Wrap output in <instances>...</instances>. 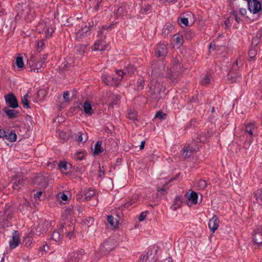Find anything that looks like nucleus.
I'll return each mask as SVG.
<instances>
[{"label": "nucleus", "instance_id": "16", "mask_svg": "<svg viewBox=\"0 0 262 262\" xmlns=\"http://www.w3.org/2000/svg\"><path fill=\"white\" fill-rule=\"evenodd\" d=\"M90 28L86 26L81 27L76 33L75 37L77 39L80 40L84 38L87 35V33L89 31Z\"/></svg>", "mask_w": 262, "mask_h": 262}, {"label": "nucleus", "instance_id": "62", "mask_svg": "<svg viewBox=\"0 0 262 262\" xmlns=\"http://www.w3.org/2000/svg\"><path fill=\"white\" fill-rule=\"evenodd\" d=\"M69 92L68 91H66L63 93V97L64 99L66 100H69Z\"/></svg>", "mask_w": 262, "mask_h": 262}, {"label": "nucleus", "instance_id": "33", "mask_svg": "<svg viewBox=\"0 0 262 262\" xmlns=\"http://www.w3.org/2000/svg\"><path fill=\"white\" fill-rule=\"evenodd\" d=\"M28 97V95L27 94H26L21 98V103L24 107L27 108L30 107Z\"/></svg>", "mask_w": 262, "mask_h": 262}, {"label": "nucleus", "instance_id": "25", "mask_svg": "<svg viewBox=\"0 0 262 262\" xmlns=\"http://www.w3.org/2000/svg\"><path fill=\"white\" fill-rule=\"evenodd\" d=\"M75 138H77L78 141L81 142H85L88 140V135L85 133L78 132L77 134L75 135Z\"/></svg>", "mask_w": 262, "mask_h": 262}, {"label": "nucleus", "instance_id": "2", "mask_svg": "<svg viewBox=\"0 0 262 262\" xmlns=\"http://www.w3.org/2000/svg\"><path fill=\"white\" fill-rule=\"evenodd\" d=\"M126 76L125 72L122 70H118L116 71V75H109L104 74L102 77L103 82L109 86H117L121 80Z\"/></svg>", "mask_w": 262, "mask_h": 262}, {"label": "nucleus", "instance_id": "14", "mask_svg": "<svg viewBox=\"0 0 262 262\" xmlns=\"http://www.w3.org/2000/svg\"><path fill=\"white\" fill-rule=\"evenodd\" d=\"M187 204L191 206L192 205H195L198 203V195L194 191H192L190 194H187Z\"/></svg>", "mask_w": 262, "mask_h": 262}, {"label": "nucleus", "instance_id": "38", "mask_svg": "<svg viewBox=\"0 0 262 262\" xmlns=\"http://www.w3.org/2000/svg\"><path fill=\"white\" fill-rule=\"evenodd\" d=\"M16 64L18 68H22L24 67V64L21 57L18 56L16 58Z\"/></svg>", "mask_w": 262, "mask_h": 262}, {"label": "nucleus", "instance_id": "63", "mask_svg": "<svg viewBox=\"0 0 262 262\" xmlns=\"http://www.w3.org/2000/svg\"><path fill=\"white\" fill-rule=\"evenodd\" d=\"M42 191H38L35 194H34V196L36 198H40V197L41 196V194H42Z\"/></svg>", "mask_w": 262, "mask_h": 262}, {"label": "nucleus", "instance_id": "30", "mask_svg": "<svg viewBox=\"0 0 262 262\" xmlns=\"http://www.w3.org/2000/svg\"><path fill=\"white\" fill-rule=\"evenodd\" d=\"M47 230V228L43 225H39L36 229V234L38 236H41L43 235Z\"/></svg>", "mask_w": 262, "mask_h": 262}, {"label": "nucleus", "instance_id": "1", "mask_svg": "<svg viewBox=\"0 0 262 262\" xmlns=\"http://www.w3.org/2000/svg\"><path fill=\"white\" fill-rule=\"evenodd\" d=\"M151 68V76L153 78L158 76L162 75L169 77L173 81L177 79V75L176 74L173 75L172 73L174 70L173 68L169 70L168 68L166 67L165 63L163 61H157L152 64Z\"/></svg>", "mask_w": 262, "mask_h": 262}, {"label": "nucleus", "instance_id": "48", "mask_svg": "<svg viewBox=\"0 0 262 262\" xmlns=\"http://www.w3.org/2000/svg\"><path fill=\"white\" fill-rule=\"evenodd\" d=\"M256 54H257V52H256V50L254 49H251L249 51V58H250L249 60H251V59H253V58H254L255 56H256Z\"/></svg>", "mask_w": 262, "mask_h": 262}, {"label": "nucleus", "instance_id": "54", "mask_svg": "<svg viewBox=\"0 0 262 262\" xmlns=\"http://www.w3.org/2000/svg\"><path fill=\"white\" fill-rule=\"evenodd\" d=\"M54 30L53 29H52V28H49L48 27L47 29V30L46 31V36H48V37H50L51 36Z\"/></svg>", "mask_w": 262, "mask_h": 262}, {"label": "nucleus", "instance_id": "37", "mask_svg": "<svg viewBox=\"0 0 262 262\" xmlns=\"http://www.w3.org/2000/svg\"><path fill=\"white\" fill-rule=\"evenodd\" d=\"M127 117L130 120H133V121H135V120H137V114H136V113L135 112L132 111L130 110L128 112Z\"/></svg>", "mask_w": 262, "mask_h": 262}, {"label": "nucleus", "instance_id": "31", "mask_svg": "<svg viewBox=\"0 0 262 262\" xmlns=\"http://www.w3.org/2000/svg\"><path fill=\"white\" fill-rule=\"evenodd\" d=\"M102 141H98L95 145L94 152L96 154L101 153L103 151V148L101 147Z\"/></svg>", "mask_w": 262, "mask_h": 262}, {"label": "nucleus", "instance_id": "64", "mask_svg": "<svg viewBox=\"0 0 262 262\" xmlns=\"http://www.w3.org/2000/svg\"><path fill=\"white\" fill-rule=\"evenodd\" d=\"M257 36L259 37H262V28H260L257 32Z\"/></svg>", "mask_w": 262, "mask_h": 262}, {"label": "nucleus", "instance_id": "41", "mask_svg": "<svg viewBox=\"0 0 262 262\" xmlns=\"http://www.w3.org/2000/svg\"><path fill=\"white\" fill-rule=\"evenodd\" d=\"M253 139L252 137H250L249 139H247L246 141L245 142L244 144V148L245 149H249L251 143L252 142Z\"/></svg>", "mask_w": 262, "mask_h": 262}, {"label": "nucleus", "instance_id": "47", "mask_svg": "<svg viewBox=\"0 0 262 262\" xmlns=\"http://www.w3.org/2000/svg\"><path fill=\"white\" fill-rule=\"evenodd\" d=\"M166 116V114L164 113L163 112L159 111L156 114L155 118H158L160 119H164Z\"/></svg>", "mask_w": 262, "mask_h": 262}, {"label": "nucleus", "instance_id": "49", "mask_svg": "<svg viewBox=\"0 0 262 262\" xmlns=\"http://www.w3.org/2000/svg\"><path fill=\"white\" fill-rule=\"evenodd\" d=\"M231 15L234 17L237 23H241L242 20L239 17H238L237 12L236 11H232L231 12Z\"/></svg>", "mask_w": 262, "mask_h": 262}, {"label": "nucleus", "instance_id": "22", "mask_svg": "<svg viewBox=\"0 0 262 262\" xmlns=\"http://www.w3.org/2000/svg\"><path fill=\"white\" fill-rule=\"evenodd\" d=\"M7 137L6 139L8 140L10 142H13L16 140L17 135L15 132V131L13 130H7Z\"/></svg>", "mask_w": 262, "mask_h": 262}, {"label": "nucleus", "instance_id": "40", "mask_svg": "<svg viewBox=\"0 0 262 262\" xmlns=\"http://www.w3.org/2000/svg\"><path fill=\"white\" fill-rule=\"evenodd\" d=\"M23 182L21 180H16L15 182H14L13 188L14 189H19L20 188L21 186H23Z\"/></svg>", "mask_w": 262, "mask_h": 262}, {"label": "nucleus", "instance_id": "55", "mask_svg": "<svg viewBox=\"0 0 262 262\" xmlns=\"http://www.w3.org/2000/svg\"><path fill=\"white\" fill-rule=\"evenodd\" d=\"M135 203V201L134 200H131L130 201H128L124 204V207L128 208L129 206L133 205Z\"/></svg>", "mask_w": 262, "mask_h": 262}, {"label": "nucleus", "instance_id": "26", "mask_svg": "<svg viewBox=\"0 0 262 262\" xmlns=\"http://www.w3.org/2000/svg\"><path fill=\"white\" fill-rule=\"evenodd\" d=\"M254 198L256 202L259 205H262V190L258 189L254 193Z\"/></svg>", "mask_w": 262, "mask_h": 262}, {"label": "nucleus", "instance_id": "51", "mask_svg": "<svg viewBox=\"0 0 262 262\" xmlns=\"http://www.w3.org/2000/svg\"><path fill=\"white\" fill-rule=\"evenodd\" d=\"M147 211L142 212L139 215V216L138 218L139 221L140 222H142V221H144L147 216Z\"/></svg>", "mask_w": 262, "mask_h": 262}, {"label": "nucleus", "instance_id": "3", "mask_svg": "<svg viewBox=\"0 0 262 262\" xmlns=\"http://www.w3.org/2000/svg\"><path fill=\"white\" fill-rule=\"evenodd\" d=\"M75 228L73 224L67 225L66 224L62 225L60 228L59 231H55L52 235V239L58 242L60 241L61 238V234L66 235L69 238H72L73 236V231Z\"/></svg>", "mask_w": 262, "mask_h": 262}, {"label": "nucleus", "instance_id": "27", "mask_svg": "<svg viewBox=\"0 0 262 262\" xmlns=\"http://www.w3.org/2000/svg\"><path fill=\"white\" fill-rule=\"evenodd\" d=\"M107 221L108 224L113 228H116L117 226L118 221L112 215L107 216Z\"/></svg>", "mask_w": 262, "mask_h": 262}, {"label": "nucleus", "instance_id": "60", "mask_svg": "<svg viewBox=\"0 0 262 262\" xmlns=\"http://www.w3.org/2000/svg\"><path fill=\"white\" fill-rule=\"evenodd\" d=\"M47 58V55L44 54L42 57V58L39 60V61L43 64H45Z\"/></svg>", "mask_w": 262, "mask_h": 262}, {"label": "nucleus", "instance_id": "45", "mask_svg": "<svg viewBox=\"0 0 262 262\" xmlns=\"http://www.w3.org/2000/svg\"><path fill=\"white\" fill-rule=\"evenodd\" d=\"M107 30V28L105 26H103L101 29L98 31V35L100 36V38L102 36H103V39L105 38V35L104 34H106L105 31Z\"/></svg>", "mask_w": 262, "mask_h": 262}, {"label": "nucleus", "instance_id": "36", "mask_svg": "<svg viewBox=\"0 0 262 262\" xmlns=\"http://www.w3.org/2000/svg\"><path fill=\"white\" fill-rule=\"evenodd\" d=\"M85 156V154L83 152L79 151L75 153L74 156V159L76 161H81Z\"/></svg>", "mask_w": 262, "mask_h": 262}, {"label": "nucleus", "instance_id": "8", "mask_svg": "<svg viewBox=\"0 0 262 262\" xmlns=\"http://www.w3.org/2000/svg\"><path fill=\"white\" fill-rule=\"evenodd\" d=\"M155 54L158 57L166 56L167 54V49L166 45L162 42L158 43L155 49Z\"/></svg>", "mask_w": 262, "mask_h": 262}, {"label": "nucleus", "instance_id": "11", "mask_svg": "<svg viewBox=\"0 0 262 262\" xmlns=\"http://www.w3.org/2000/svg\"><path fill=\"white\" fill-rule=\"evenodd\" d=\"M19 233L17 231H14L12 235V238L9 242L10 249H13L15 248L19 245Z\"/></svg>", "mask_w": 262, "mask_h": 262}, {"label": "nucleus", "instance_id": "23", "mask_svg": "<svg viewBox=\"0 0 262 262\" xmlns=\"http://www.w3.org/2000/svg\"><path fill=\"white\" fill-rule=\"evenodd\" d=\"M95 194L94 190L91 188H87L84 190V195L85 201L91 200L92 197L94 196Z\"/></svg>", "mask_w": 262, "mask_h": 262}, {"label": "nucleus", "instance_id": "53", "mask_svg": "<svg viewBox=\"0 0 262 262\" xmlns=\"http://www.w3.org/2000/svg\"><path fill=\"white\" fill-rule=\"evenodd\" d=\"M210 79L208 76L206 75L204 78L201 81V83L203 85L207 84L210 82Z\"/></svg>", "mask_w": 262, "mask_h": 262}, {"label": "nucleus", "instance_id": "10", "mask_svg": "<svg viewBox=\"0 0 262 262\" xmlns=\"http://www.w3.org/2000/svg\"><path fill=\"white\" fill-rule=\"evenodd\" d=\"M34 184L40 188H45L48 185L47 179L41 174L37 176L33 180Z\"/></svg>", "mask_w": 262, "mask_h": 262}, {"label": "nucleus", "instance_id": "46", "mask_svg": "<svg viewBox=\"0 0 262 262\" xmlns=\"http://www.w3.org/2000/svg\"><path fill=\"white\" fill-rule=\"evenodd\" d=\"M228 78L230 79V81L231 83L233 82H237L239 81L241 79V75H237L235 77L233 78L231 76L230 77V75H228Z\"/></svg>", "mask_w": 262, "mask_h": 262}, {"label": "nucleus", "instance_id": "24", "mask_svg": "<svg viewBox=\"0 0 262 262\" xmlns=\"http://www.w3.org/2000/svg\"><path fill=\"white\" fill-rule=\"evenodd\" d=\"M173 39L177 46L180 47L183 43V37L179 34H176L173 36Z\"/></svg>", "mask_w": 262, "mask_h": 262}, {"label": "nucleus", "instance_id": "18", "mask_svg": "<svg viewBox=\"0 0 262 262\" xmlns=\"http://www.w3.org/2000/svg\"><path fill=\"white\" fill-rule=\"evenodd\" d=\"M102 254H105L112 249V247L110 241L104 242L100 247Z\"/></svg>", "mask_w": 262, "mask_h": 262}, {"label": "nucleus", "instance_id": "57", "mask_svg": "<svg viewBox=\"0 0 262 262\" xmlns=\"http://www.w3.org/2000/svg\"><path fill=\"white\" fill-rule=\"evenodd\" d=\"M60 198L62 201H67L68 200V195L63 192L59 193Z\"/></svg>", "mask_w": 262, "mask_h": 262}, {"label": "nucleus", "instance_id": "34", "mask_svg": "<svg viewBox=\"0 0 262 262\" xmlns=\"http://www.w3.org/2000/svg\"><path fill=\"white\" fill-rule=\"evenodd\" d=\"M197 186L200 190H203L207 187V182L205 180H200L197 182Z\"/></svg>", "mask_w": 262, "mask_h": 262}, {"label": "nucleus", "instance_id": "7", "mask_svg": "<svg viewBox=\"0 0 262 262\" xmlns=\"http://www.w3.org/2000/svg\"><path fill=\"white\" fill-rule=\"evenodd\" d=\"M245 131L250 137L256 135L257 134V126L256 122L251 121L245 123Z\"/></svg>", "mask_w": 262, "mask_h": 262}, {"label": "nucleus", "instance_id": "17", "mask_svg": "<svg viewBox=\"0 0 262 262\" xmlns=\"http://www.w3.org/2000/svg\"><path fill=\"white\" fill-rule=\"evenodd\" d=\"M199 148L196 149L189 145L184 146L183 149V156L185 158H189Z\"/></svg>", "mask_w": 262, "mask_h": 262}, {"label": "nucleus", "instance_id": "56", "mask_svg": "<svg viewBox=\"0 0 262 262\" xmlns=\"http://www.w3.org/2000/svg\"><path fill=\"white\" fill-rule=\"evenodd\" d=\"M126 70H127L128 73H133L135 71V67L130 64H129L126 67Z\"/></svg>", "mask_w": 262, "mask_h": 262}, {"label": "nucleus", "instance_id": "59", "mask_svg": "<svg viewBox=\"0 0 262 262\" xmlns=\"http://www.w3.org/2000/svg\"><path fill=\"white\" fill-rule=\"evenodd\" d=\"M119 98L118 96H115V99L112 101V105H116L119 103Z\"/></svg>", "mask_w": 262, "mask_h": 262}, {"label": "nucleus", "instance_id": "15", "mask_svg": "<svg viewBox=\"0 0 262 262\" xmlns=\"http://www.w3.org/2000/svg\"><path fill=\"white\" fill-rule=\"evenodd\" d=\"M107 48V45L103 41V36H102L100 39L97 40L94 44V50L104 51Z\"/></svg>", "mask_w": 262, "mask_h": 262}, {"label": "nucleus", "instance_id": "42", "mask_svg": "<svg viewBox=\"0 0 262 262\" xmlns=\"http://www.w3.org/2000/svg\"><path fill=\"white\" fill-rule=\"evenodd\" d=\"M144 80L142 78L139 79L137 82V89L138 90H142L144 87Z\"/></svg>", "mask_w": 262, "mask_h": 262}, {"label": "nucleus", "instance_id": "29", "mask_svg": "<svg viewBox=\"0 0 262 262\" xmlns=\"http://www.w3.org/2000/svg\"><path fill=\"white\" fill-rule=\"evenodd\" d=\"M4 112L6 114V115L9 117L10 119L14 118L17 114V112L14 110H10V109H5Z\"/></svg>", "mask_w": 262, "mask_h": 262}, {"label": "nucleus", "instance_id": "4", "mask_svg": "<svg viewBox=\"0 0 262 262\" xmlns=\"http://www.w3.org/2000/svg\"><path fill=\"white\" fill-rule=\"evenodd\" d=\"M21 11L19 12L21 17L27 21H31L35 18L36 14L34 8L31 5H23L21 6Z\"/></svg>", "mask_w": 262, "mask_h": 262}, {"label": "nucleus", "instance_id": "9", "mask_svg": "<svg viewBox=\"0 0 262 262\" xmlns=\"http://www.w3.org/2000/svg\"><path fill=\"white\" fill-rule=\"evenodd\" d=\"M5 101L7 105L11 108H16L18 107V104L17 99L15 95L12 93L7 94L5 97Z\"/></svg>", "mask_w": 262, "mask_h": 262}, {"label": "nucleus", "instance_id": "28", "mask_svg": "<svg viewBox=\"0 0 262 262\" xmlns=\"http://www.w3.org/2000/svg\"><path fill=\"white\" fill-rule=\"evenodd\" d=\"M127 14V11L126 7H121L117 11L116 15L118 17L124 16Z\"/></svg>", "mask_w": 262, "mask_h": 262}, {"label": "nucleus", "instance_id": "6", "mask_svg": "<svg viewBox=\"0 0 262 262\" xmlns=\"http://www.w3.org/2000/svg\"><path fill=\"white\" fill-rule=\"evenodd\" d=\"M248 8L251 13L259 14L262 11L261 3L258 0H251L248 3Z\"/></svg>", "mask_w": 262, "mask_h": 262}, {"label": "nucleus", "instance_id": "35", "mask_svg": "<svg viewBox=\"0 0 262 262\" xmlns=\"http://www.w3.org/2000/svg\"><path fill=\"white\" fill-rule=\"evenodd\" d=\"M59 169L62 172H65L67 170V164L65 161H61L58 164Z\"/></svg>", "mask_w": 262, "mask_h": 262}, {"label": "nucleus", "instance_id": "39", "mask_svg": "<svg viewBox=\"0 0 262 262\" xmlns=\"http://www.w3.org/2000/svg\"><path fill=\"white\" fill-rule=\"evenodd\" d=\"M151 6L149 5H145L140 10V13L142 14H147L148 11L150 10Z\"/></svg>", "mask_w": 262, "mask_h": 262}, {"label": "nucleus", "instance_id": "20", "mask_svg": "<svg viewBox=\"0 0 262 262\" xmlns=\"http://www.w3.org/2000/svg\"><path fill=\"white\" fill-rule=\"evenodd\" d=\"M31 71H33L34 72H40L42 71V69L44 68L43 64H42L39 61H37L35 63L32 64L30 67Z\"/></svg>", "mask_w": 262, "mask_h": 262}, {"label": "nucleus", "instance_id": "44", "mask_svg": "<svg viewBox=\"0 0 262 262\" xmlns=\"http://www.w3.org/2000/svg\"><path fill=\"white\" fill-rule=\"evenodd\" d=\"M76 199H77V200L79 201H85V199L84 198V190L82 191L77 194Z\"/></svg>", "mask_w": 262, "mask_h": 262}, {"label": "nucleus", "instance_id": "19", "mask_svg": "<svg viewBox=\"0 0 262 262\" xmlns=\"http://www.w3.org/2000/svg\"><path fill=\"white\" fill-rule=\"evenodd\" d=\"M83 108L84 112L86 114H87L89 116L92 115L93 114V113H94V111L92 109L91 104L88 101H86L83 103Z\"/></svg>", "mask_w": 262, "mask_h": 262}, {"label": "nucleus", "instance_id": "50", "mask_svg": "<svg viewBox=\"0 0 262 262\" xmlns=\"http://www.w3.org/2000/svg\"><path fill=\"white\" fill-rule=\"evenodd\" d=\"M76 50L79 52H84L86 49V46L84 45H78L76 46Z\"/></svg>", "mask_w": 262, "mask_h": 262}, {"label": "nucleus", "instance_id": "21", "mask_svg": "<svg viewBox=\"0 0 262 262\" xmlns=\"http://www.w3.org/2000/svg\"><path fill=\"white\" fill-rule=\"evenodd\" d=\"M173 29V26L170 23H167L164 26L162 34L164 36H167L172 31Z\"/></svg>", "mask_w": 262, "mask_h": 262}, {"label": "nucleus", "instance_id": "58", "mask_svg": "<svg viewBox=\"0 0 262 262\" xmlns=\"http://www.w3.org/2000/svg\"><path fill=\"white\" fill-rule=\"evenodd\" d=\"M239 12L242 16H245L247 14V10L245 8H240Z\"/></svg>", "mask_w": 262, "mask_h": 262}, {"label": "nucleus", "instance_id": "43", "mask_svg": "<svg viewBox=\"0 0 262 262\" xmlns=\"http://www.w3.org/2000/svg\"><path fill=\"white\" fill-rule=\"evenodd\" d=\"M179 23L181 26H187L188 25V19L186 17H181L179 19Z\"/></svg>", "mask_w": 262, "mask_h": 262}, {"label": "nucleus", "instance_id": "52", "mask_svg": "<svg viewBox=\"0 0 262 262\" xmlns=\"http://www.w3.org/2000/svg\"><path fill=\"white\" fill-rule=\"evenodd\" d=\"M7 134H8L7 133V130H5L2 129H0V138H3V139H6Z\"/></svg>", "mask_w": 262, "mask_h": 262}, {"label": "nucleus", "instance_id": "61", "mask_svg": "<svg viewBox=\"0 0 262 262\" xmlns=\"http://www.w3.org/2000/svg\"><path fill=\"white\" fill-rule=\"evenodd\" d=\"M93 222H94V219L93 217H90L88 219L86 220L85 224H86V222H88V226H89L90 225H89V224H92Z\"/></svg>", "mask_w": 262, "mask_h": 262}, {"label": "nucleus", "instance_id": "13", "mask_svg": "<svg viewBox=\"0 0 262 262\" xmlns=\"http://www.w3.org/2000/svg\"><path fill=\"white\" fill-rule=\"evenodd\" d=\"M219 222V219L216 215H213V217L209 220L208 227L212 233H214L217 229Z\"/></svg>", "mask_w": 262, "mask_h": 262}, {"label": "nucleus", "instance_id": "32", "mask_svg": "<svg viewBox=\"0 0 262 262\" xmlns=\"http://www.w3.org/2000/svg\"><path fill=\"white\" fill-rule=\"evenodd\" d=\"M79 256V254L78 253H71L68 262H77L80 259Z\"/></svg>", "mask_w": 262, "mask_h": 262}, {"label": "nucleus", "instance_id": "5", "mask_svg": "<svg viewBox=\"0 0 262 262\" xmlns=\"http://www.w3.org/2000/svg\"><path fill=\"white\" fill-rule=\"evenodd\" d=\"M149 90L148 93L153 98L159 99L160 98V94L162 90V86L160 82L155 80L154 78L150 81L149 85Z\"/></svg>", "mask_w": 262, "mask_h": 262}, {"label": "nucleus", "instance_id": "12", "mask_svg": "<svg viewBox=\"0 0 262 262\" xmlns=\"http://www.w3.org/2000/svg\"><path fill=\"white\" fill-rule=\"evenodd\" d=\"M253 239L254 243L259 245L262 243V227H258L253 231Z\"/></svg>", "mask_w": 262, "mask_h": 262}]
</instances>
